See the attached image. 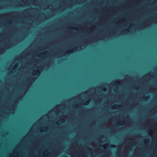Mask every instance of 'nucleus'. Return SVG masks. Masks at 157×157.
I'll return each mask as SVG.
<instances>
[{
	"mask_svg": "<svg viewBox=\"0 0 157 157\" xmlns=\"http://www.w3.org/2000/svg\"><path fill=\"white\" fill-rule=\"evenodd\" d=\"M44 54H45V52H43L41 53L40 54V55H42V56H43V55H44Z\"/></svg>",
	"mask_w": 157,
	"mask_h": 157,
	"instance_id": "nucleus-5",
	"label": "nucleus"
},
{
	"mask_svg": "<svg viewBox=\"0 0 157 157\" xmlns=\"http://www.w3.org/2000/svg\"><path fill=\"white\" fill-rule=\"evenodd\" d=\"M56 124L57 125H58V122L56 123Z\"/></svg>",
	"mask_w": 157,
	"mask_h": 157,
	"instance_id": "nucleus-9",
	"label": "nucleus"
},
{
	"mask_svg": "<svg viewBox=\"0 0 157 157\" xmlns=\"http://www.w3.org/2000/svg\"><path fill=\"white\" fill-rule=\"evenodd\" d=\"M125 31H126L127 32V31H128V29H126V30H125Z\"/></svg>",
	"mask_w": 157,
	"mask_h": 157,
	"instance_id": "nucleus-10",
	"label": "nucleus"
},
{
	"mask_svg": "<svg viewBox=\"0 0 157 157\" xmlns=\"http://www.w3.org/2000/svg\"><path fill=\"white\" fill-rule=\"evenodd\" d=\"M115 106H119V105H115V106H113V107H115Z\"/></svg>",
	"mask_w": 157,
	"mask_h": 157,
	"instance_id": "nucleus-8",
	"label": "nucleus"
},
{
	"mask_svg": "<svg viewBox=\"0 0 157 157\" xmlns=\"http://www.w3.org/2000/svg\"><path fill=\"white\" fill-rule=\"evenodd\" d=\"M117 83H119V82H117Z\"/></svg>",
	"mask_w": 157,
	"mask_h": 157,
	"instance_id": "nucleus-11",
	"label": "nucleus"
},
{
	"mask_svg": "<svg viewBox=\"0 0 157 157\" xmlns=\"http://www.w3.org/2000/svg\"><path fill=\"white\" fill-rule=\"evenodd\" d=\"M36 73H37V74H35V75H39V74L40 73V72L39 71H36Z\"/></svg>",
	"mask_w": 157,
	"mask_h": 157,
	"instance_id": "nucleus-2",
	"label": "nucleus"
},
{
	"mask_svg": "<svg viewBox=\"0 0 157 157\" xmlns=\"http://www.w3.org/2000/svg\"><path fill=\"white\" fill-rule=\"evenodd\" d=\"M89 102V101H88V100H87V101H86V103H88Z\"/></svg>",
	"mask_w": 157,
	"mask_h": 157,
	"instance_id": "nucleus-7",
	"label": "nucleus"
},
{
	"mask_svg": "<svg viewBox=\"0 0 157 157\" xmlns=\"http://www.w3.org/2000/svg\"><path fill=\"white\" fill-rule=\"evenodd\" d=\"M149 142V139H147L145 140V143H148Z\"/></svg>",
	"mask_w": 157,
	"mask_h": 157,
	"instance_id": "nucleus-1",
	"label": "nucleus"
},
{
	"mask_svg": "<svg viewBox=\"0 0 157 157\" xmlns=\"http://www.w3.org/2000/svg\"><path fill=\"white\" fill-rule=\"evenodd\" d=\"M77 48H73L72 49V51H76V49Z\"/></svg>",
	"mask_w": 157,
	"mask_h": 157,
	"instance_id": "nucleus-3",
	"label": "nucleus"
},
{
	"mask_svg": "<svg viewBox=\"0 0 157 157\" xmlns=\"http://www.w3.org/2000/svg\"><path fill=\"white\" fill-rule=\"evenodd\" d=\"M123 122V121H121L119 123H118L117 124L119 125L120 123L122 124Z\"/></svg>",
	"mask_w": 157,
	"mask_h": 157,
	"instance_id": "nucleus-4",
	"label": "nucleus"
},
{
	"mask_svg": "<svg viewBox=\"0 0 157 157\" xmlns=\"http://www.w3.org/2000/svg\"><path fill=\"white\" fill-rule=\"evenodd\" d=\"M149 98V96H148L146 97L145 98L146 99H148Z\"/></svg>",
	"mask_w": 157,
	"mask_h": 157,
	"instance_id": "nucleus-6",
	"label": "nucleus"
}]
</instances>
